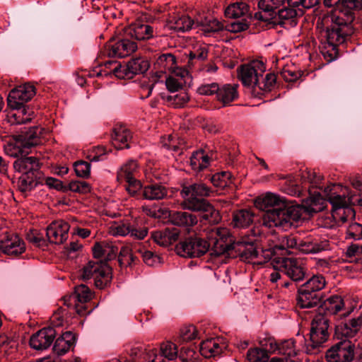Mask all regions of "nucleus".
<instances>
[{
    "mask_svg": "<svg viewBox=\"0 0 362 362\" xmlns=\"http://www.w3.org/2000/svg\"><path fill=\"white\" fill-rule=\"evenodd\" d=\"M343 4L347 9H335L320 17L316 23L315 35L319 47L325 57L329 56L328 61L334 59L337 45L343 43L349 35V25L354 19L351 9L362 8V0H344Z\"/></svg>",
    "mask_w": 362,
    "mask_h": 362,
    "instance_id": "nucleus-1",
    "label": "nucleus"
},
{
    "mask_svg": "<svg viewBox=\"0 0 362 362\" xmlns=\"http://www.w3.org/2000/svg\"><path fill=\"white\" fill-rule=\"evenodd\" d=\"M324 192L332 205V216L337 224L342 226L354 218L355 211L351 206L360 204L358 196L340 185H330L325 187Z\"/></svg>",
    "mask_w": 362,
    "mask_h": 362,
    "instance_id": "nucleus-2",
    "label": "nucleus"
},
{
    "mask_svg": "<svg viewBox=\"0 0 362 362\" xmlns=\"http://www.w3.org/2000/svg\"><path fill=\"white\" fill-rule=\"evenodd\" d=\"M211 237L216 238L214 247L216 255H222L230 250H234L241 257L246 259L259 258L260 255L252 242L233 240L229 230L226 228H217L213 231Z\"/></svg>",
    "mask_w": 362,
    "mask_h": 362,
    "instance_id": "nucleus-3",
    "label": "nucleus"
},
{
    "mask_svg": "<svg viewBox=\"0 0 362 362\" xmlns=\"http://www.w3.org/2000/svg\"><path fill=\"white\" fill-rule=\"evenodd\" d=\"M211 192V188L202 182L185 185L181 191L183 198L182 205L191 211L205 212L203 217L208 219L209 215L212 216L215 212L213 206L204 199L209 196Z\"/></svg>",
    "mask_w": 362,
    "mask_h": 362,
    "instance_id": "nucleus-4",
    "label": "nucleus"
},
{
    "mask_svg": "<svg viewBox=\"0 0 362 362\" xmlns=\"http://www.w3.org/2000/svg\"><path fill=\"white\" fill-rule=\"evenodd\" d=\"M301 218V209L298 205L286 201L283 206L266 212L262 224L268 228H280L287 230Z\"/></svg>",
    "mask_w": 362,
    "mask_h": 362,
    "instance_id": "nucleus-5",
    "label": "nucleus"
},
{
    "mask_svg": "<svg viewBox=\"0 0 362 362\" xmlns=\"http://www.w3.org/2000/svg\"><path fill=\"white\" fill-rule=\"evenodd\" d=\"M42 129L39 127H33L23 134L18 136V139L13 143H8L4 146L6 154L11 157L20 158L29 153L31 147L39 145L41 143Z\"/></svg>",
    "mask_w": 362,
    "mask_h": 362,
    "instance_id": "nucleus-6",
    "label": "nucleus"
},
{
    "mask_svg": "<svg viewBox=\"0 0 362 362\" xmlns=\"http://www.w3.org/2000/svg\"><path fill=\"white\" fill-rule=\"evenodd\" d=\"M217 228L212 229L209 233V242L198 237L189 238L180 242L176 245L175 250L178 255L184 257H199L205 254L212 246L211 254L218 256L215 252L214 242L215 238H212L211 235Z\"/></svg>",
    "mask_w": 362,
    "mask_h": 362,
    "instance_id": "nucleus-7",
    "label": "nucleus"
},
{
    "mask_svg": "<svg viewBox=\"0 0 362 362\" xmlns=\"http://www.w3.org/2000/svg\"><path fill=\"white\" fill-rule=\"evenodd\" d=\"M81 277L83 280L93 278L95 286L102 289L111 281L112 269L107 262L90 261L83 267Z\"/></svg>",
    "mask_w": 362,
    "mask_h": 362,
    "instance_id": "nucleus-8",
    "label": "nucleus"
},
{
    "mask_svg": "<svg viewBox=\"0 0 362 362\" xmlns=\"http://www.w3.org/2000/svg\"><path fill=\"white\" fill-rule=\"evenodd\" d=\"M271 264L275 269L281 271L293 281H302L305 277L306 269L301 259L279 257L274 258Z\"/></svg>",
    "mask_w": 362,
    "mask_h": 362,
    "instance_id": "nucleus-9",
    "label": "nucleus"
},
{
    "mask_svg": "<svg viewBox=\"0 0 362 362\" xmlns=\"http://www.w3.org/2000/svg\"><path fill=\"white\" fill-rule=\"evenodd\" d=\"M115 65L113 74L118 78H132L134 75L145 73L150 67L149 62L143 57L132 59L125 66H122L116 62L107 61L105 66Z\"/></svg>",
    "mask_w": 362,
    "mask_h": 362,
    "instance_id": "nucleus-10",
    "label": "nucleus"
},
{
    "mask_svg": "<svg viewBox=\"0 0 362 362\" xmlns=\"http://www.w3.org/2000/svg\"><path fill=\"white\" fill-rule=\"evenodd\" d=\"M266 66L262 61L253 60L240 66L239 77L244 86L251 87L256 90L259 78L263 76Z\"/></svg>",
    "mask_w": 362,
    "mask_h": 362,
    "instance_id": "nucleus-11",
    "label": "nucleus"
},
{
    "mask_svg": "<svg viewBox=\"0 0 362 362\" xmlns=\"http://www.w3.org/2000/svg\"><path fill=\"white\" fill-rule=\"evenodd\" d=\"M329 320L322 314H317L313 318L310 332L312 346L316 348L325 343L329 337Z\"/></svg>",
    "mask_w": 362,
    "mask_h": 362,
    "instance_id": "nucleus-12",
    "label": "nucleus"
},
{
    "mask_svg": "<svg viewBox=\"0 0 362 362\" xmlns=\"http://www.w3.org/2000/svg\"><path fill=\"white\" fill-rule=\"evenodd\" d=\"M354 356V344L348 339L341 340L326 352L329 362H350Z\"/></svg>",
    "mask_w": 362,
    "mask_h": 362,
    "instance_id": "nucleus-13",
    "label": "nucleus"
},
{
    "mask_svg": "<svg viewBox=\"0 0 362 362\" xmlns=\"http://www.w3.org/2000/svg\"><path fill=\"white\" fill-rule=\"evenodd\" d=\"M35 94V86L30 83L19 86L9 93L7 98L8 106L11 108H19L25 106Z\"/></svg>",
    "mask_w": 362,
    "mask_h": 362,
    "instance_id": "nucleus-14",
    "label": "nucleus"
},
{
    "mask_svg": "<svg viewBox=\"0 0 362 362\" xmlns=\"http://www.w3.org/2000/svg\"><path fill=\"white\" fill-rule=\"evenodd\" d=\"M362 327V316L339 322L335 326V337L340 340L355 337Z\"/></svg>",
    "mask_w": 362,
    "mask_h": 362,
    "instance_id": "nucleus-15",
    "label": "nucleus"
},
{
    "mask_svg": "<svg viewBox=\"0 0 362 362\" xmlns=\"http://www.w3.org/2000/svg\"><path fill=\"white\" fill-rule=\"evenodd\" d=\"M56 337V331L52 327H45L33 334L29 341L32 349L43 351L48 349Z\"/></svg>",
    "mask_w": 362,
    "mask_h": 362,
    "instance_id": "nucleus-16",
    "label": "nucleus"
},
{
    "mask_svg": "<svg viewBox=\"0 0 362 362\" xmlns=\"http://www.w3.org/2000/svg\"><path fill=\"white\" fill-rule=\"evenodd\" d=\"M69 228V223L62 220L53 221L46 230L47 240L51 243H63L68 238Z\"/></svg>",
    "mask_w": 362,
    "mask_h": 362,
    "instance_id": "nucleus-17",
    "label": "nucleus"
},
{
    "mask_svg": "<svg viewBox=\"0 0 362 362\" xmlns=\"http://www.w3.org/2000/svg\"><path fill=\"white\" fill-rule=\"evenodd\" d=\"M137 49L136 43L128 39H122L110 43L105 48L107 54L110 57H125Z\"/></svg>",
    "mask_w": 362,
    "mask_h": 362,
    "instance_id": "nucleus-18",
    "label": "nucleus"
},
{
    "mask_svg": "<svg viewBox=\"0 0 362 362\" xmlns=\"http://www.w3.org/2000/svg\"><path fill=\"white\" fill-rule=\"evenodd\" d=\"M24 242L16 234H7L0 241V250L8 255H17L25 251Z\"/></svg>",
    "mask_w": 362,
    "mask_h": 362,
    "instance_id": "nucleus-19",
    "label": "nucleus"
},
{
    "mask_svg": "<svg viewBox=\"0 0 362 362\" xmlns=\"http://www.w3.org/2000/svg\"><path fill=\"white\" fill-rule=\"evenodd\" d=\"M14 169L22 174L37 175L42 176L40 163L37 158L27 157L25 155L17 158L13 163Z\"/></svg>",
    "mask_w": 362,
    "mask_h": 362,
    "instance_id": "nucleus-20",
    "label": "nucleus"
},
{
    "mask_svg": "<svg viewBox=\"0 0 362 362\" xmlns=\"http://www.w3.org/2000/svg\"><path fill=\"white\" fill-rule=\"evenodd\" d=\"M286 199L276 194L267 192L257 197L255 201V204L256 207L260 210L268 212L271 209H275L279 206H283V204L286 202Z\"/></svg>",
    "mask_w": 362,
    "mask_h": 362,
    "instance_id": "nucleus-21",
    "label": "nucleus"
},
{
    "mask_svg": "<svg viewBox=\"0 0 362 362\" xmlns=\"http://www.w3.org/2000/svg\"><path fill=\"white\" fill-rule=\"evenodd\" d=\"M110 233L112 235L125 236L130 235L137 239H144L147 235V230L143 228L138 230L132 228L128 223H114L110 227Z\"/></svg>",
    "mask_w": 362,
    "mask_h": 362,
    "instance_id": "nucleus-22",
    "label": "nucleus"
},
{
    "mask_svg": "<svg viewBox=\"0 0 362 362\" xmlns=\"http://www.w3.org/2000/svg\"><path fill=\"white\" fill-rule=\"evenodd\" d=\"M75 341V335L71 332H65L56 339L53 352L58 356L64 355L73 347Z\"/></svg>",
    "mask_w": 362,
    "mask_h": 362,
    "instance_id": "nucleus-23",
    "label": "nucleus"
},
{
    "mask_svg": "<svg viewBox=\"0 0 362 362\" xmlns=\"http://www.w3.org/2000/svg\"><path fill=\"white\" fill-rule=\"evenodd\" d=\"M180 231L173 228H165L163 230H157L152 233L153 240L159 245L167 247L178 240Z\"/></svg>",
    "mask_w": 362,
    "mask_h": 362,
    "instance_id": "nucleus-24",
    "label": "nucleus"
},
{
    "mask_svg": "<svg viewBox=\"0 0 362 362\" xmlns=\"http://www.w3.org/2000/svg\"><path fill=\"white\" fill-rule=\"evenodd\" d=\"M92 296L93 294L89 288L84 284H81L75 287L74 293L72 295L65 296L63 298V301L64 305L70 307L72 303H85L88 302L91 299Z\"/></svg>",
    "mask_w": 362,
    "mask_h": 362,
    "instance_id": "nucleus-25",
    "label": "nucleus"
},
{
    "mask_svg": "<svg viewBox=\"0 0 362 362\" xmlns=\"http://www.w3.org/2000/svg\"><path fill=\"white\" fill-rule=\"evenodd\" d=\"M132 139L130 131L125 127H117L112 134V145L117 149L129 148V141Z\"/></svg>",
    "mask_w": 362,
    "mask_h": 362,
    "instance_id": "nucleus-26",
    "label": "nucleus"
},
{
    "mask_svg": "<svg viewBox=\"0 0 362 362\" xmlns=\"http://www.w3.org/2000/svg\"><path fill=\"white\" fill-rule=\"evenodd\" d=\"M321 302V296L319 293H312L305 289H298L297 303L301 308H313L318 307Z\"/></svg>",
    "mask_w": 362,
    "mask_h": 362,
    "instance_id": "nucleus-27",
    "label": "nucleus"
},
{
    "mask_svg": "<svg viewBox=\"0 0 362 362\" xmlns=\"http://www.w3.org/2000/svg\"><path fill=\"white\" fill-rule=\"evenodd\" d=\"M301 209V216L303 213L310 214L321 211L325 208V201L320 194H314L312 197L304 199L302 204H298Z\"/></svg>",
    "mask_w": 362,
    "mask_h": 362,
    "instance_id": "nucleus-28",
    "label": "nucleus"
},
{
    "mask_svg": "<svg viewBox=\"0 0 362 362\" xmlns=\"http://www.w3.org/2000/svg\"><path fill=\"white\" fill-rule=\"evenodd\" d=\"M224 348L218 339H209L200 344L199 351L204 357L211 358L219 355Z\"/></svg>",
    "mask_w": 362,
    "mask_h": 362,
    "instance_id": "nucleus-29",
    "label": "nucleus"
},
{
    "mask_svg": "<svg viewBox=\"0 0 362 362\" xmlns=\"http://www.w3.org/2000/svg\"><path fill=\"white\" fill-rule=\"evenodd\" d=\"M144 198L148 200H160L168 195L167 188L159 183H151L143 188Z\"/></svg>",
    "mask_w": 362,
    "mask_h": 362,
    "instance_id": "nucleus-30",
    "label": "nucleus"
},
{
    "mask_svg": "<svg viewBox=\"0 0 362 362\" xmlns=\"http://www.w3.org/2000/svg\"><path fill=\"white\" fill-rule=\"evenodd\" d=\"M168 25L171 30L186 32L192 29L193 26H197V18L193 20L188 16L182 15L170 20Z\"/></svg>",
    "mask_w": 362,
    "mask_h": 362,
    "instance_id": "nucleus-31",
    "label": "nucleus"
},
{
    "mask_svg": "<svg viewBox=\"0 0 362 362\" xmlns=\"http://www.w3.org/2000/svg\"><path fill=\"white\" fill-rule=\"evenodd\" d=\"M117 250V247L105 241L96 243L93 247V256L95 258L105 257L110 259L116 256Z\"/></svg>",
    "mask_w": 362,
    "mask_h": 362,
    "instance_id": "nucleus-32",
    "label": "nucleus"
},
{
    "mask_svg": "<svg viewBox=\"0 0 362 362\" xmlns=\"http://www.w3.org/2000/svg\"><path fill=\"white\" fill-rule=\"evenodd\" d=\"M165 81V85L169 91L174 93L182 88L185 83L184 78L187 75L186 70L182 69H177V70L171 73Z\"/></svg>",
    "mask_w": 362,
    "mask_h": 362,
    "instance_id": "nucleus-33",
    "label": "nucleus"
},
{
    "mask_svg": "<svg viewBox=\"0 0 362 362\" xmlns=\"http://www.w3.org/2000/svg\"><path fill=\"white\" fill-rule=\"evenodd\" d=\"M279 353L283 356L281 357H274L271 358L270 362H294L292 359L297 353L294 347V341L292 339L284 341L279 348Z\"/></svg>",
    "mask_w": 362,
    "mask_h": 362,
    "instance_id": "nucleus-34",
    "label": "nucleus"
},
{
    "mask_svg": "<svg viewBox=\"0 0 362 362\" xmlns=\"http://www.w3.org/2000/svg\"><path fill=\"white\" fill-rule=\"evenodd\" d=\"M127 32L132 37L138 40L149 39L153 36V28L147 24L141 23L132 25Z\"/></svg>",
    "mask_w": 362,
    "mask_h": 362,
    "instance_id": "nucleus-35",
    "label": "nucleus"
},
{
    "mask_svg": "<svg viewBox=\"0 0 362 362\" xmlns=\"http://www.w3.org/2000/svg\"><path fill=\"white\" fill-rule=\"evenodd\" d=\"M170 221L173 225L179 226H192L197 223L195 215L185 211H176L170 214Z\"/></svg>",
    "mask_w": 362,
    "mask_h": 362,
    "instance_id": "nucleus-36",
    "label": "nucleus"
},
{
    "mask_svg": "<svg viewBox=\"0 0 362 362\" xmlns=\"http://www.w3.org/2000/svg\"><path fill=\"white\" fill-rule=\"evenodd\" d=\"M156 65L160 69V73L166 71L173 73L177 69H179L177 66L175 57L170 53L160 55L156 60Z\"/></svg>",
    "mask_w": 362,
    "mask_h": 362,
    "instance_id": "nucleus-37",
    "label": "nucleus"
},
{
    "mask_svg": "<svg viewBox=\"0 0 362 362\" xmlns=\"http://www.w3.org/2000/svg\"><path fill=\"white\" fill-rule=\"evenodd\" d=\"M255 214L249 209H242L233 215V224L235 228H245L250 226L254 220Z\"/></svg>",
    "mask_w": 362,
    "mask_h": 362,
    "instance_id": "nucleus-38",
    "label": "nucleus"
},
{
    "mask_svg": "<svg viewBox=\"0 0 362 362\" xmlns=\"http://www.w3.org/2000/svg\"><path fill=\"white\" fill-rule=\"evenodd\" d=\"M160 97L168 105L174 108L183 107L189 100L188 93L185 91L173 95H165V93H162Z\"/></svg>",
    "mask_w": 362,
    "mask_h": 362,
    "instance_id": "nucleus-39",
    "label": "nucleus"
},
{
    "mask_svg": "<svg viewBox=\"0 0 362 362\" xmlns=\"http://www.w3.org/2000/svg\"><path fill=\"white\" fill-rule=\"evenodd\" d=\"M238 95L236 88L230 84H225L219 87L217 92L218 100L222 103L224 106L230 105L238 98Z\"/></svg>",
    "mask_w": 362,
    "mask_h": 362,
    "instance_id": "nucleus-40",
    "label": "nucleus"
},
{
    "mask_svg": "<svg viewBox=\"0 0 362 362\" xmlns=\"http://www.w3.org/2000/svg\"><path fill=\"white\" fill-rule=\"evenodd\" d=\"M210 159L209 155L201 149L193 153L191 156L190 165L194 170L200 171L209 166Z\"/></svg>",
    "mask_w": 362,
    "mask_h": 362,
    "instance_id": "nucleus-41",
    "label": "nucleus"
},
{
    "mask_svg": "<svg viewBox=\"0 0 362 362\" xmlns=\"http://www.w3.org/2000/svg\"><path fill=\"white\" fill-rule=\"evenodd\" d=\"M41 176L37 175L22 174L18 181V187L21 192H27L31 191L40 182Z\"/></svg>",
    "mask_w": 362,
    "mask_h": 362,
    "instance_id": "nucleus-42",
    "label": "nucleus"
},
{
    "mask_svg": "<svg viewBox=\"0 0 362 362\" xmlns=\"http://www.w3.org/2000/svg\"><path fill=\"white\" fill-rule=\"evenodd\" d=\"M248 11V6L244 2H239L229 5L225 11V14L230 18H238L247 16Z\"/></svg>",
    "mask_w": 362,
    "mask_h": 362,
    "instance_id": "nucleus-43",
    "label": "nucleus"
},
{
    "mask_svg": "<svg viewBox=\"0 0 362 362\" xmlns=\"http://www.w3.org/2000/svg\"><path fill=\"white\" fill-rule=\"evenodd\" d=\"M138 165L135 160H129L123 165L117 173V179L120 182L124 180L135 178Z\"/></svg>",
    "mask_w": 362,
    "mask_h": 362,
    "instance_id": "nucleus-44",
    "label": "nucleus"
},
{
    "mask_svg": "<svg viewBox=\"0 0 362 362\" xmlns=\"http://www.w3.org/2000/svg\"><path fill=\"white\" fill-rule=\"evenodd\" d=\"M281 5H283V8L279 9L277 11L279 18L281 20L280 23H284V21L286 20H293L298 16H302L303 14L302 9L293 8L286 4L284 1ZM275 13H276V12Z\"/></svg>",
    "mask_w": 362,
    "mask_h": 362,
    "instance_id": "nucleus-45",
    "label": "nucleus"
},
{
    "mask_svg": "<svg viewBox=\"0 0 362 362\" xmlns=\"http://www.w3.org/2000/svg\"><path fill=\"white\" fill-rule=\"evenodd\" d=\"M325 278L321 275H315L303 284L300 288L312 293H318L325 286Z\"/></svg>",
    "mask_w": 362,
    "mask_h": 362,
    "instance_id": "nucleus-46",
    "label": "nucleus"
},
{
    "mask_svg": "<svg viewBox=\"0 0 362 362\" xmlns=\"http://www.w3.org/2000/svg\"><path fill=\"white\" fill-rule=\"evenodd\" d=\"M325 309L329 315H337L344 307L343 299L338 296L329 297L324 303Z\"/></svg>",
    "mask_w": 362,
    "mask_h": 362,
    "instance_id": "nucleus-47",
    "label": "nucleus"
},
{
    "mask_svg": "<svg viewBox=\"0 0 362 362\" xmlns=\"http://www.w3.org/2000/svg\"><path fill=\"white\" fill-rule=\"evenodd\" d=\"M11 109L16 110V112H10L8 115V120L11 124L26 123L31 120L30 115H27L25 107Z\"/></svg>",
    "mask_w": 362,
    "mask_h": 362,
    "instance_id": "nucleus-48",
    "label": "nucleus"
},
{
    "mask_svg": "<svg viewBox=\"0 0 362 362\" xmlns=\"http://www.w3.org/2000/svg\"><path fill=\"white\" fill-rule=\"evenodd\" d=\"M197 26L203 27L204 32H217L222 29L223 25L216 19H208L197 18Z\"/></svg>",
    "mask_w": 362,
    "mask_h": 362,
    "instance_id": "nucleus-49",
    "label": "nucleus"
},
{
    "mask_svg": "<svg viewBox=\"0 0 362 362\" xmlns=\"http://www.w3.org/2000/svg\"><path fill=\"white\" fill-rule=\"evenodd\" d=\"M197 337V330L194 325H186L180 329L177 341L179 343L187 342Z\"/></svg>",
    "mask_w": 362,
    "mask_h": 362,
    "instance_id": "nucleus-50",
    "label": "nucleus"
},
{
    "mask_svg": "<svg viewBox=\"0 0 362 362\" xmlns=\"http://www.w3.org/2000/svg\"><path fill=\"white\" fill-rule=\"evenodd\" d=\"M269 356L267 352L259 348H255L248 350L247 360L248 362H267Z\"/></svg>",
    "mask_w": 362,
    "mask_h": 362,
    "instance_id": "nucleus-51",
    "label": "nucleus"
},
{
    "mask_svg": "<svg viewBox=\"0 0 362 362\" xmlns=\"http://www.w3.org/2000/svg\"><path fill=\"white\" fill-rule=\"evenodd\" d=\"M276 81V76L274 74H267L260 82L259 80L256 85V90L259 89L263 92H269L274 87Z\"/></svg>",
    "mask_w": 362,
    "mask_h": 362,
    "instance_id": "nucleus-52",
    "label": "nucleus"
},
{
    "mask_svg": "<svg viewBox=\"0 0 362 362\" xmlns=\"http://www.w3.org/2000/svg\"><path fill=\"white\" fill-rule=\"evenodd\" d=\"M231 179V173L230 172L223 171L213 175L211 181L215 186L223 188L232 183Z\"/></svg>",
    "mask_w": 362,
    "mask_h": 362,
    "instance_id": "nucleus-53",
    "label": "nucleus"
},
{
    "mask_svg": "<svg viewBox=\"0 0 362 362\" xmlns=\"http://www.w3.org/2000/svg\"><path fill=\"white\" fill-rule=\"evenodd\" d=\"M160 353L163 357L172 361L177 356V347L171 341H165L160 345Z\"/></svg>",
    "mask_w": 362,
    "mask_h": 362,
    "instance_id": "nucleus-54",
    "label": "nucleus"
},
{
    "mask_svg": "<svg viewBox=\"0 0 362 362\" xmlns=\"http://www.w3.org/2000/svg\"><path fill=\"white\" fill-rule=\"evenodd\" d=\"M284 0H260L258 3L259 8L265 11L270 13L272 16L276 13L275 10L279 8Z\"/></svg>",
    "mask_w": 362,
    "mask_h": 362,
    "instance_id": "nucleus-55",
    "label": "nucleus"
},
{
    "mask_svg": "<svg viewBox=\"0 0 362 362\" xmlns=\"http://www.w3.org/2000/svg\"><path fill=\"white\" fill-rule=\"evenodd\" d=\"M327 247L326 243H305L301 245L300 250L305 253H318L326 250Z\"/></svg>",
    "mask_w": 362,
    "mask_h": 362,
    "instance_id": "nucleus-56",
    "label": "nucleus"
},
{
    "mask_svg": "<svg viewBox=\"0 0 362 362\" xmlns=\"http://www.w3.org/2000/svg\"><path fill=\"white\" fill-rule=\"evenodd\" d=\"M346 235L356 240H362V224L356 222L350 223L346 229Z\"/></svg>",
    "mask_w": 362,
    "mask_h": 362,
    "instance_id": "nucleus-57",
    "label": "nucleus"
},
{
    "mask_svg": "<svg viewBox=\"0 0 362 362\" xmlns=\"http://www.w3.org/2000/svg\"><path fill=\"white\" fill-rule=\"evenodd\" d=\"M281 75L285 81L288 82L295 81L300 76V72L293 66L284 67Z\"/></svg>",
    "mask_w": 362,
    "mask_h": 362,
    "instance_id": "nucleus-58",
    "label": "nucleus"
},
{
    "mask_svg": "<svg viewBox=\"0 0 362 362\" xmlns=\"http://www.w3.org/2000/svg\"><path fill=\"white\" fill-rule=\"evenodd\" d=\"M74 170L78 177H88L90 173V164L83 160L77 161L74 164Z\"/></svg>",
    "mask_w": 362,
    "mask_h": 362,
    "instance_id": "nucleus-59",
    "label": "nucleus"
},
{
    "mask_svg": "<svg viewBox=\"0 0 362 362\" xmlns=\"http://www.w3.org/2000/svg\"><path fill=\"white\" fill-rule=\"evenodd\" d=\"M319 0H287L286 4L293 8H310L315 6Z\"/></svg>",
    "mask_w": 362,
    "mask_h": 362,
    "instance_id": "nucleus-60",
    "label": "nucleus"
},
{
    "mask_svg": "<svg viewBox=\"0 0 362 362\" xmlns=\"http://www.w3.org/2000/svg\"><path fill=\"white\" fill-rule=\"evenodd\" d=\"M303 177L306 178L313 187L320 189L322 188V186L321 185L322 176L315 170H308L305 172Z\"/></svg>",
    "mask_w": 362,
    "mask_h": 362,
    "instance_id": "nucleus-61",
    "label": "nucleus"
},
{
    "mask_svg": "<svg viewBox=\"0 0 362 362\" xmlns=\"http://www.w3.org/2000/svg\"><path fill=\"white\" fill-rule=\"evenodd\" d=\"M138 252L141 253L144 262L147 265L154 266L159 262V257L154 255L152 252L144 249H139Z\"/></svg>",
    "mask_w": 362,
    "mask_h": 362,
    "instance_id": "nucleus-62",
    "label": "nucleus"
},
{
    "mask_svg": "<svg viewBox=\"0 0 362 362\" xmlns=\"http://www.w3.org/2000/svg\"><path fill=\"white\" fill-rule=\"evenodd\" d=\"M69 189L74 192L87 193L90 191L88 184L85 181L75 180L69 184Z\"/></svg>",
    "mask_w": 362,
    "mask_h": 362,
    "instance_id": "nucleus-63",
    "label": "nucleus"
},
{
    "mask_svg": "<svg viewBox=\"0 0 362 362\" xmlns=\"http://www.w3.org/2000/svg\"><path fill=\"white\" fill-rule=\"evenodd\" d=\"M28 240L37 247H43L46 245V240L44 238L42 234L38 233L37 230H32L27 235Z\"/></svg>",
    "mask_w": 362,
    "mask_h": 362,
    "instance_id": "nucleus-64",
    "label": "nucleus"
}]
</instances>
